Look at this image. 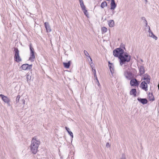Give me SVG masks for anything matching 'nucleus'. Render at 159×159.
Instances as JSON below:
<instances>
[{
    "label": "nucleus",
    "mask_w": 159,
    "mask_h": 159,
    "mask_svg": "<svg viewBox=\"0 0 159 159\" xmlns=\"http://www.w3.org/2000/svg\"><path fill=\"white\" fill-rule=\"evenodd\" d=\"M21 102L23 104V107L24 106V105L25 104V101L24 99H22L21 101Z\"/></svg>",
    "instance_id": "31"
},
{
    "label": "nucleus",
    "mask_w": 159,
    "mask_h": 159,
    "mask_svg": "<svg viewBox=\"0 0 159 159\" xmlns=\"http://www.w3.org/2000/svg\"><path fill=\"white\" fill-rule=\"evenodd\" d=\"M138 69L139 70V75L141 76L145 72V69L143 66H138Z\"/></svg>",
    "instance_id": "9"
},
{
    "label": "nucleus",
    "mask_w": 159,
    "mask_h": 159,
    "mask_svg": "<svg viewBox=\"0 0 159 159\" xmlns=\"http://www.w3.org/2000/svg\"><path fill=\"white\" fill-rule=\"evenodd\" d=\"M107 5V3L106 2H103L101 4V7L102 8H103Z\"/></svg>",
    "instance_id": "24"
},
{
    "label": "nucleus",
    "mask_w": 159,
    "mask_h": 159,
    "mask_svg": "<svg viewBox=\"0 0 159 159\" xmlns=\"http://www.w3.org/2000/svg\"><path fill=\"white\" fill-rule=\"evenodd\" d=\"M40 144V141L39 139L35 137L32 138L30 146V151L32 153L35 154L37 153Z\"/></svg>",
    "instance_id": "2"
},
{
    "label": "nucleus",
    "mask_w": 159,
    "mask_h": 159,
    "mask_svg": "<svg viewBox=\"0 0 159 159\" xmlns=\"http://www.w3.org/2000/svg\"><path fill=\"white\" fill-rule=\"evenodd\" d=\"M151 77L150 76L148 75L147 74H145L143 75V77L142 78V80H144L146 81V82L148 84H149L150 83V80Z\"/></svg>",
    "instance_id": "7"
},
{
    "label": "nucleus",
    "mask_w": 159,
    "mask_h": 159,
    "mask_svg": "<svg viewBox=\"0 0 159 159\" xmlns=\"http://www.w3.org/2000/svg\"><path fill=\"white\" fill-rule=\"evenodd\" d=\"M145 24V26L146 27H147L148 28V22L147 23V24Z\"/></svg>",
    "instance_id": "38"
},
{
    "label": "nucleus",
    "mask_w": 159,
    "mask_h": 159,
    "mask_svg": "<svg viewBox=\"0 0 159 159\" xmlns=\"http://www.w3.org/2000/svg\"><path fill=\"white\" fill-rule=\"evenodd\" d=\"M32 65H29L28 64H25L23 65L21 67L23 70H29L31 69Z\"/></svg>",
    "instance_id": "10"
},
{
    "label": "nucleus",
    "mask_w": 159,
    "mask_h": 159,
    "mask_svg": "<svg viewBox=\"0 0 159 159\" xmlns=\"http://www.w3.org/2000/svg\"><path fill=\"white\" fill-rule=\"evenodd\" d=\"M148 97L149 100L150 101H153L154 100V97L152 93H148Z\"/></svg>",
    "instance_id": "17"
},
{
    "label": "nucleus",
    "mask_w": 159,
    "mask_h": 159,
    "mask_svg": "<svg viewBox=\"0 0 159 159\" xmlns=\"http://www.w3.org/2000/svg\"><path fill=\"white\" fill-rule=\"evenodd\" d=\"M70 61H69L67 63L63 62V64L64 67L66 68H69L70 64Z\"/></svg>",
    "instance_id": "16"
},
{
    "label": "nucleus",
    "mask_w": 159,
    "mask_h": 159,
    "mask_svg": "<svg viewBox=\"0 0 159 159\" xmlns=\"http://www.w3.org/2000/svg\"><path fill=\"white\" fill-rule=\"evenodd\" d=\"M108 66L109 67H110V71L111 73H112V72H113L114 71L113 66V64L111 63L110 62H108Z\"/></svg>",
    "instance_id": "19"
},
{
    "label": "nucleus",
    "mask_w": 159,
    "mask_h": 159,
    "mask_svg": "<svg viewBox=\"0 0 159 159\" xmlns=\"http://www.w3.org/2000/svg\"><path fill=\"white\" fill-rule=\"evenodd\" d=\"M148 32L149 33V36L150 37H152V36L154 35L153 32L150 30V27L149 26H148Z\"/></svg>",
    "instance_id": "21"
},
{
    "label": "nucleus",
    "mask_w": 159,
    "mask_h": 159,
    "mask_svg": "<svg viewBox=\"0 0 159 159\" xmlns=\"http://www.w3.org/2000/svg\"><path fill=\"white\" fill-rule=\"evenodd\" d=\"M97 84L99 86H100V84L99 82V81H97Z\"/></svg>",
    "instance_id": "37"
},
{
    "label": "nucleus",
    "mask_w": 159,
    "mask_h": 159,
    "mask_svg": "<svg viewBox=\"0 0 159 159\" xmlns=\"http://www.w3.org/2000/svg\"><path fill=\"white\" fill-rule=\"evenodd\" d=\"M94 77L95 78L96 80H97V81H98L97 77V76H94Z\"/></svg>",
    "instance_id": "36"
},
{
    "label": "nucleus",
    "mask_w": 159,
    "mask_h": 159,
    "mask_svg": "<svg viewBox=\"0 0 159 159\" xmlns=\"http://www.w3.org/2000/svg\"><path fill=\"white\" fill-rule=\"evenodd\" d=\"M68 133L69 135L72 137V138L73 137V135L71 131H68Z\"/></svg>",
    "instance_id": "30"
},
{
    "label": "nucleus",
    "mask_w": 159,
    "mask_h": 159,
    "mask_svg": "<svg viewBox=\"0 0 159 159\" xmlns=\"http://www.w3.org/2000/svg\"><path fill=\"white\" fill-rule=\"evenodd\" d=\"M130 95H134V96H135L136 94V90L135 89H133L130 92Z\"/></svg>",
    "instance_id": "18"
},
{
    "label": "nucleus",
    "mask_w": 159,
    "mask_h": 159,
    "mask_svg": "<svg viewBox=\"0 0 159 159\" xmlns=\"http://www.w3.org/2000/svg\"><path fill=\"white\" fill-rule=\"evenodd\" d=\"M138 100L143 104H147L148 102L147 100L145 98H138Z\"/></svg>",
    "instance_id": "14"
},
{
    "label": "nucleus",
    "mask_w": 159,
    "mask_h": 159,
    "mask_svg": "<svg viewBox=\"0 0 159 159\" xmlns=\"http://www.w3.org/2000/svg\"><path fill=\"white\" fill-rule=\"evenodd\" d=\"M93 71V72L94 76H97L96 70L94 69H93V68H92Z\"/></svg>",
    "instance_id": "29"
},
{
    "label": "nucleus",
    "mask_w": 159,
    "mask_h": 159,
    "mask_svg": "<svg viewBox=\"0 0 159 159\" xmlns=\"http://www.w3.org/2000/svg\"><path fill=\"white\" fill-rule=\"evenodd\" d=\"M101 30L102 33H104L107 32V29L105 27H102L101 28Z\"/></svg>",
    "instance_id": "23"
},
{
    "label": "nucleus",
    "mask_w": 159,
    "mask_h": 159,
    "mask_svg": "<svg viewBox=\"0 0 159 159\" xmlns=\"http://www.w3.org/2000/svg\"><path fill=\"white\" fill-rule=\"evenodd\" d=\"M65 128L66 129V130L68 132V131H69V128H68L67 127H65Z\"/></svg>",
    "instance_id": "34"
},
{
    "label": "nucleus",
    "mask_w": 159,
    "mask_h": 159,
    "mask_svg": "<svg viewBox=\"0 0 159 159\" xmlns=\"http://www.w3.org/2000/svg\"><path fill=\"white\" fill-rule=\"evenodd\" d=\"M90 66H91V67L92 68H93V67H92V66H93L91 65V64H90Z\"/></svg>",
    "instance_id": "41"
},
{
    "label": "nucleus",
    "mask_w": 159,
    "mask_h": 159,
    "mask_svg": "<svg viewBox=\"0 0 159 159\" xmlns=\"http://www.w3.org/2000/svg\"><path fill=\"white\" fill-rule=\"evenodd\" d=\"M108 24L109 27H113L115 25L114 21L113 20H110L108 21Z\"/></svg>",
    "instance_id": "15"
},
{
    "label": "nucleus",
    "mask_w": 159,
    "mask_h": 159,
    "mask_svg": "<svg viewBox=\"0 0 159 159\" xmlns=\"http://www.w3.org/2000/svg\"><path fill=\"white\" fill-rule=\"evenodd\" d=\"M148 84L147 82H146L145 81H143L140 84L141 88L146 91H147L148 90Z\"/></svg>",
    "instance_id": "8"
},
{
    "label": "nucleus",
    "mask_w": 159,
    "mask_h": 159,
    "mask_svg": "<svg viewBox=\"0 0 159 159\" xmlns=\"http://www.w3.org/2000/svg\"><path fill=\"white\" fill-rule=\"evenodd\" d=\"M142 20H143V22L144 24H147V21L146 20V18L145 17H143L142 18Z\"/></svg>",
    "instance_id": "26"
},
{
    "label": "nucleus",
    "mask_w": 159,
    "mask_h": 159,
    "mask_svg": "<svg viewBox=\"0 0 159 159\" xmlns=\"http://www.w3.org/2000/svg\"><path fill=\"white\" fill-rule=\"evenodd\" d=\"M124 50L121 48H116L113 51V54L116 57H118L120 60L121 65H123L126 62H129L130 59V56L127 54H124Z\"/></svg>",
    "instance_id": "1"
},
{
    "label": "nucleus",
    "mask_w": 159,
    "mask_h": 159,
    "mask_svg": "<svg viewBox=\"0 0 159 159\" xmlns=\"http://www.w3.org/2000/svg\"><path fill=\"white\" fill-rule=\"evenodd\" d=\"M84 53L86 56L88 57H89V53L86 50H84Z\"/></svg>",
    "instance_id": "28"
},
{
    "label": "nucleus",
    "mask_w": 159,
    "mask_h": 159,
    "mask_svg": "<svg viewBox=\"0 0 159 159\" xmlns=\"http://www.w3.org/2000/svg\"><path fill=\"white\" fill-rule=\"evenodd\" d=\"M26 76L27 81H28V80H30L31 78V76L28 74H27Z\"/></svg>",
    "instance_id": "27"
},
{
    "label": "nucleus",
    "mask_w": 159,
    "mask_h": 159,
    "mask_svg": "<svg viewBox=\"0 0 159 159\" xmlns=\"http://www.w3.org/2000/svg\"><path fill=\"white\" fill-rule=\"evenodd\" d=\"M120 159H126L125 157V156H123L122 157L120 158Z\"/></svg>",
    "instance_id": "39"
},
{
    "label": "nucleus",
    "mask_w": 159,
    "mask_h": 159,
    "mask_svg": "<svg viewBox=\"0 0 159 159\" xmlns=\"http://www.w3.org/2000/svg\"><path fill=\"white\" fill-rule=\"evenodd\" d=\"M145 0V3H146L147 2V0Z\"/></svg>",
    "instance_id": "40"
},
{
    "label": "nucleus",
    "mask_w": 159,
    "mask_h": 159,
    "mask_svg": "<svg viewBox=\"0 0 159 159\" xmlns=\"http://www.w3.org/2000/svg\"><path fill=\"white\" fill-rule=\"evenodd\" d=\"M124 75L125 77L129 80H130L132 77L133 75L130 71V67L128 66H126Z\"/></svg>",
    "instance_id": "3"
},
{
    "label": "nucleus",
    "mask_w": 159,
    "mask_h": 159,
    "mask_svg": "<svg viewBox=\"0 0 159 159\" xmlns=\"http://www.w3.org/2000/svg\"><path fill=\"white\" fill-rule=\"evenodd\" d=\"M89 57L90 59L91 62V63L92 64L93 63H92V58H91V57L90 56H89Z\"/></svg>",
    "instance_id": "35"
},
{
    "label": "nucleus",
    "mask_w": 159,
    "mask_h": 159,
    "mask_svg": "<svg viewBox=\"0 0 159 159\" xmlns=\"http://www.w3.org/2000/svg\"><path fill=\"white\" fill-rule=\"evenodd\" d=\"M15 51V56L14 57L15 60L17 62H19L21 61V59L20 58L19 51L17 48H14Z\"/></svg>",
    "instance_id": "4"
},
{
    "label": "nucleus",
    "mask_w": 159,
    "mask_h": 159,
    "mask_svg": "<svg viewBox=\"0 0 159 159\" xmlns=\"http://www.w3.org/2000/svg\"><path fill=\"white\" fill-rule=\"evenodd\" d=\"M158 89L159 90V85H158Z\"/></svg>",
    "instance_id": "42"
},
{
    "label": "nucleus",
    "mask_w": 159,
    "mask_h": 159,
    "mask_svg": "<svg viewBox=\"0 0 159 159\" xmlns=\"http://www.w3.org/2000/svg\"><path fill=\"white\" fill-rule=\"evenodd\" d=\"M139 83L137 80L135 79H133L131 80L130 81V84L132 86H137Z\"/></svg>",
    "instance_id": "11"
},
{
    "label": "nucleus",
    "mask_w": 159,
    "mask_h": 159,
    "mask_svg": "<svg viewBox=\"0 0 159 159\" xmlns=\"http://www.w3.org/2000/svg\"><path fill=\"white\" fill-rule=\"evenodd\" d=\"M80 6L82 9H84L85 8V6L84 5L83 0H79Z\"/></svg>",
    "instance_id": "20"
},
{
    "label": "nucleus",
    "mask_w": 159,
    "mask_h": 159,
    "mask_svg": "<svg viewBox=\"0 0 159 159\" xmlns=\"http://www.w3.org/2000/svg\"><path fill=\"white\" fill-rule=\"evenodd\" d=\"M106 146L108 148V147H110V145L109 144V143H107V144H106Z\"/></svg>",
    "instance_id": "33"
},
{
    "label": "nucleus",
    "mask_w": 159,
    "mask_h": 159,
    "mask_svg": "<svg viewBox=\"0 0 159 159\" xmlns=\"http://www.w3.org/2000/svg\"><path fill=\"white\" fill-rule=\"evenodd\" d=\"M45 28L46 29L47 31L48 32H49L51 31V29L49 26V25L48 23L45 22L44 23Z\"/></svg>",
    "instance_id": "13"
},
{
    "label": "nucleus",
    "mask_w": 159,
    "mask_h": 159,
    "mask_svg": "<svg viewBox=\"0 0 159 159\" xmlns=\"http://www.w3.org/2000/svg\"><path fill=\"white\" fill-rule=\"evenodd\" d=\"M84 13V14L86 16H88V14L87 12V10L86 9V7L84 8V9H82Z\"/></svg>",
    "instance_id": "25"
},
{
    "label": "nucleus",
    "mask_w": 159,
    "mask_h": 159,
    "mask_svg": "<svg viewBox=\"0 0 159 159\" xmlns=\"http://www.w3.org/2000/svg\"><path fill=\"white\" fill-rule=\"evenodd\" d=\"M116 6L114 0H111V9L114 10Z\"/></svg>",
    "instance_id": "12"
},
{
    "label": "nucleus",
    "mask_w": 159,
    "mask_h": 159,
    "mask_svg": "<svg viewBox=\"0 0 159 159\" xmlns=\"http://www.w3.org/2000/svg\"><path fill=\"white\" fill-rule=\"evenodd\" d=\"M20 95H18L16 98V104L17 105V106H19V100L20 98Z\"/></svg>",
    "instance_id": "22"
},
{
    "label": "nucleus",
    "mask_w": 159,
    "mask_h": 159,
    "mask_svg": "<svg viewBox=\"0 0 159 159\" xmlns=\"http://www.w3.org/2000/svg\"><path fill=\"white\" fill-rule=\"evenodd\" d=\"M152 38L155 39V40H157V37L154 35Z\"/></svg>",
    "instance_id": "32"
},
{
    "label": "nucleus",
    "mask_w": 159,
    "mask_h": 159,
    "mask_svg": "<svg viewBox=\"0 0 159 159\" xmlns=\"http://www.w3.org/2000/svg\"><path fill=\"white\" fill-rule=\"evenodd\" d=\"M30 57L29 58V60L31 61H34L35 58V55H34V49L32 47L31 44L30 45Z\"/></svg>",
    "instance_id": "5"
},
{
    "label": "nucleus",
    "mask_w": 159,
    "mask_h": 159,
    "mask_svg": "<svg viewBox=\"0 0 159 159\" xmlns=\"http://www.w3.org/2000/svg\"><path fill=\"white\" fill-rule=\"evenodd\" d=\"M0 97L3 101L7 103L8 106H10L11 100L9 98L2 94H0Z\"/></svg>",
    "instance_id": "6"
}]
</instances>
